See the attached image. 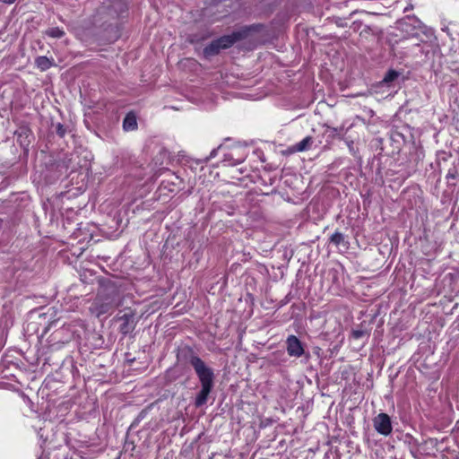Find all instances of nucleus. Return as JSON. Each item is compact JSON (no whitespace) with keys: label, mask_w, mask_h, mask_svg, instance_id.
I'll return each instance as SVG.
<instances>
[{"label":"nucleus","mask_w":459,"mask_h":459,"mask_svg":"<svg viewBox=\"0 0 459 459\" xmlns=\"http://www.w3.org/2000/svg\"><path fill=\"white\" fill-rule=\"evenodd\" d=\"M189 364L193 367L201 384V390L197 394L195 401L196 407H201L207 403L208 396L214 385L213 369L195 353H191L188 358Z\"/></svg>","instance_id":"1"},{"label":"nucleus","mask_w":459,"mask_h":459,"mask_svg":"<svg viewBox=\"0 0 459 459\" xmlns=\"http://www.w3.org/2000/svg\"><path fill=\"white\" fill-rule=\"evenodd\" d=\"M420 22L415 17H408L406 20H403L398 22V29L404 34L406 38L417 37L418 27H420Z\"/></svg>","instance_id":"2"},{"label":"nucleus","mask_w":459,"mask_h":459,"mask_svg":"<svg viewBox=\"0 0 459 459\" xmlns=\"http://www.w3.org/2000/svg\"><path fill=\"white\" fill-rule=\"evenodd\" d=\"M373 425L376 431L384 436L390 435L393 429L391 419L386 413H379L373 419Z\"/></svg>","instance_id":"3"},{"label":"nucleus","mask_w":459,"mask_h":459,"mask_svg":"<svg viewBox=\"0 0 459 459\" xmlns=\"http://www.w3.org/2000/svg\"><path fill=\"white\" fill-rule=\"evenodd\" d=\"M286 349L290 357L299 358L304 353V347L299 339L295 335L288 336L286 340Z\"/></svg>","instance_id":"4"},{"label":"nucleus","mask_w":459,"mask_h":459,"mask_svg":"<svg viewBox=\"0 0 459 459\" xmlns=\"http://www.w3.org/2000/svg\"><path fill=\"white\" fill-rule=\"evenodd\" d=\"M17 141L22 148H27L30 143L31 132L28 126H20L14 133Z\"/></svg>","instance_id":"5"},{"label":"nucleus","mask_w":459,"mask_h":459,"mask_svg":"<svg viewBox=\"0 0 459 459\" xmlns=\"http://www.w3.org/2000/svg\"><path fill=\"white\" fill-rule=\"evenodd\" d=\"M242 32L237 31L233 32L231 35L222 36L220 39H217V41L221 49H226L230 48L235 42L241 39Z\"/></svg>","instance_id":"6"},{"label":"nucleus","mask_w":459,"mask_h":459,"mask_svg":"<svg viewBox=\"0 0 459 459\" xmlns=\"http://www.w3.org/2000/svg\"><path fill=\"white\" fill-rule=\"evenodd\" d=\"M35 65L38 69L44 72L56 65L54 58L45 56H39L35 59Z\"/></svg>","instance_id":"7"},{"label":"nucleus","mask_w":459,"mask_h":459,"mask_svg":"<svg viewBox=\"0 0 459 459\" xmlns=\"http://www.w3.org/2000/svg\"><path fill=\"white\" fill-rule=\"evenodd\" d=\"M123 129L127 132L137 129V119L134 113L126 114L123 121Z\"/></svg>","instance_id":"8"},{"label":"nucleus","mask_w":459,"mask_h":459,"mask_svg":"<svg viewBox=\"0 0 459 459\" xmlns=\"http://www.w3.org/2000/svg\"><path fill=\"white\" fill-rule=\"evenodd\" d=\"M221 49V48L217 39H215L204 48V55L206 57L212 56L214 55H217Z\"/></svg>","instance_id":"9"},{"label":"nucleus","mask_w":459,"mask_h":459,"mask_svg":"<svg viewBox=\"0 0 459 459\" xmlns=\"http://www.w3.org/2000/svg\"><path fill=\"white\" fill-rule=\"evenodd\" d=\"M313 143V137L312 136H307L302 141L297 143L294 145V150L296 152H304L308 150Z\"/></svg>","instance_id":"10"},{"label":"nucleus","mask_w":459,"mask_h":459,"mask_svg":"<svg viewBox=\"0 0 459 459\" xmlns=\"http://www.w3.org/2000/svg\"><path fill=\"white\" fill-rule=\"evenodd\" d=\"M45 34L53 39H61L65 35V32L63 29L59 27H52L48 29L45 31Z\"/></svg>","instance_id":"11"},{"label":"nucleus","mask_w":459,"mask_h":459,"mask_svg":"<svg viewBox=\"0 0 459 459\" xmlns=\"http://www.w3.org/2000/svg\"><path fill=\"white\" fill-rule=\"evenodd\" d=\"M330 242L336 247L343 245L346 246L348 243L345 241L344 235L339 231H335L330 238Z\"/></svg>","instance_id":"12"},{"label":"nucleus","mask_w":459,"mask_h":459,"mask_svg":"<svg viewBox=\"0 0 459 459\" xmlns=\"http://www.w3.org/2000/svg\"><path fill=\"white\" fill-rule=\"evenodd\" d=\"M399 76V73L394 70H390L385 75L383 82L385 83H389L394 81Z\"/></svg>","instance_id":"13"},{"label":"nucleus","mask_w":459,"mask_h":459,"mask_svg":"<svg viewBox=\"0 0 459 459\" xmlns=\"http://www.w3.org/2000/svg\"><path fill=\"white\" fill-rule=\"evenodd\" d=\"M457 177V169L456 168L450 169L446 174V178H452L455 179Z\"/></svg>","instance_id":"14"},{"label":"nucleus","mask_w":459,"mask_h":459,"mask_svg":"<svg viewBox=\"0 0 459 459\" xmlns=\"http://www.w3.org/2000/svg\"><path fill=\"white\" fill-rule=\"evenodd\" d=\"M347 146H348V149H349V152L352 154V155H356V149L354 147V143H353V141H347Z\"/></svg>","instance_id":"15"},{"label":"nucleus","mask_w":459,"mask_h":459,"mask_svg":"<svg viewBox=\"0 0 459 459\" xmlns=\"http://www.w3.org/2000/svg\"><path fill=\"white\" fill-rule=\"evenodd\" d=\"M365 334V332L362 331V330H354L352 332V336L355 338V339H359L361 337H363Z\"/></svg>","instance_id":"16"},{"label":"nucleus","mask_w":459,"mask_h":459,"mask_svg":"<svg viewBox=\"0 0 459 459\" xmlns=\"http://www.w3.org/2000/svg\"><path fill=\"white\" fill-rule=\"evenodd\" d=\"M415 47L419 48V51L421 54H428L429 49L426 48L425 45H420V43L415 44Z\"/></svg>","instance_id":"17"},{"label":"nucleus","mask_w":459,"mask_h":459,"mask_svg":"<svg viewBox=\"0 0 459 459\" xmlns=\"http://www.w3.org/2000/svg\"><path fill=\"white\" fill-rule=\"evenodd\" d=\"M65 133V130L64 129L63 126L59 124L58 126H57V134L60 136H64Z\"/></svg>","instance_id":"18"},{"label":"nucleus","mask_w":459,"mask_h":459,"mask_svg":"<svg viewBox=\"0 0 459 459\" xmlns=\"http://www.w3.org/2000/svg\"><path fill=\"white\" fill-rule=\"evenodd\" d=\"M218 149H219V148H217V149H213V150L211 152V153H210L209 157H207V158H206V160H211V159L214 158V157L217 155Z\"/></svg>","instance_id":"19"},{"label":"nucleus","mask_w":459,"mask_h":459,"mask_svg":"<svg viewBox=\"0 0 459 459\" xmlns=\"http://www.w3.org/2000/svg\"><path fill=\"white\" fill-rule=\"evenodd\" d=\"M16 0H0L1 3H4V4H12L15 2Z\"/></svg>","instance_id":"20"},{"label":"nucleus","mask_w":459,"mask_h":459,"mask_svg":"<svg viewBox=\"0 0 459 459\" xmlns=\"http://www.w3.org/2000/svg\"><path fill=\"white\" fill-rule=\"evenodd\" d=\"M243 161V159H237L235 162H233L232 164H238V163H241Z\"/></svg>","instance_id":"21"},{"label":"nucleus","mask_w":459,"mask_h":459,"mask_svg":"<svg viewBox=\"0 0 459 459\" xmlns=\"http://www.w3.org/2000/svg\"><path fill=\"white\" fill-rule=\"evenodd\" d=\"M129 317H130V316H128V315H126V314L123 316V318H124L126 322L128 321Z\"/></svg>","instance_id":"22"},{"label":"nucleus","mask_w":459,"mask_h":459,"mask_svg":"<svg viewBox=\"0 0 459 459\" xmlns=\"http://www.w3.org/2000/svg\"><path fill=\"white\" fill-rule=\"evenodd\" d=\"M411 9H412V5H410V6L406 7L404 11L406 12V11L411 10Z\"/></svg>","instance_id":"23"}]
</instances>
